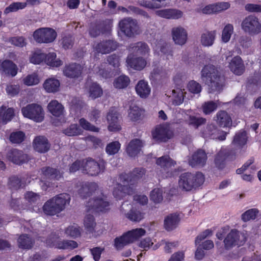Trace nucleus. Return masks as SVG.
<instances>
[{
  "label": "nucleus",
  "mask_w": 261,
  "mask_h": 261,
  "mask_svg": "<svg viewBox=\"0 0 261 261\" xmlns=\"http://www.w3.org/2000/svg\"><path fill=\"white\" fill-rule=\"evenodd\" d=\"M121 31L127 37H133L141 33V29L136 19L125 17L119 22Z\"/></svg>",
  "instance_id": "20e7f679"
},
{
  "label": "nucleus",
  "mask_w": 261,
  "mask_h": 261,
  "mask_svg": "<svg viewBox=\"0 0 261 261\" xmlns=\"http://www.w3.org/2000/svg\"><path fill=\"white\" fill-rule=\"evenodd\" d=\"M187 124L195 128H198L199 126L206 123V119L202 117H197L194 115H189L186 120Z\"/></svg>",
  "instance_id": "37998d69"
},
{
  "label": "nucleus",
  "mask_w": 261,
  "mask_h": 261,
  "mask_svg": "<svg viewBox=\"0 0 261 261\" xmlns=\"http://www.w3.org/2000/svg\"><path fill=\"white\" fill-rule=\"evenodd\" d=\"M89 97L94 99L100 97L103 94V90L99 84L92 83L88 85Z\"/></svg>",
  "instance_id": "c9c22d12"
},
{
  "label": "nucleus",
  "mask_w": 261,
  "mask_h": 261,
  "mask_svg": "<svg viewBox=\"0 0 261 261\" xmlns=\"http://www.w3.org/2000/svg\"><path fill=\"white\" fill-rule=\"evenodd\" d=\"M159 16L168 19H178L182 17V12L174 9H165L157 11Z\"/></svg>",
  "instance_id": "2f4dec72"
},
{
  "label": "nucleus",
  "mask_w": 261,
  "mask_h": 261,
  "mask_svg": "<svg viewBox=\"0 0 261 261\" xmlns=\"http://www.w3.org/2000/svg\"><path fill=\"white\" fill-rule=\"evenodd\" d=\"M65 234L69 237L76 238L81 235V229L77 225L74 224L66 228L65 230Z\"/></svg>",
  "instance_id": "603ef678"
},
{
  "label": "nucleus",
  "mask_w": 261,
  "mask_h": 261,
  "mask_svg": "<svg viewBox=\"0 0 261 261\" xmlns=\"http://www.w3.org/2000/svg\"><path fill=\"white\" fill-rule=\"evenodd\" d=\"M81 129L77 124H71L64 130V133L68 136H74L81 134Z\"/></svg>",
  "instance_id": "052dcab7"
},
{
  "label": "nucleus",
  "mask_w": 261,
  "mask_h": 261,
  "mask_svg": "<svg viewBox=\"0 0 261 261\" xmlns=\"http://www.w3.org/2000/svg\"><path fill=\"white\" fill-rule=\"evenodd\" d=\"M45 62L52 67H59L62 64L61 60L56 59V54L55 53H50L46 55Z\"/></svg>",
  "instance_id": "09e8293b"
},
{
  "label": "nucleus",
  "mask_w": 261,
  "mask_h": 261,
  "mask_svg": "<svg viewBox=\"0 0 261 261\" xmlns=\"http://www.w3.org/2000/svg\"><path fill=\"white\" fill-rule=\"evenodd\" d=\"M23 83L29 86L38 84L39 83V79L37 74L34 73L27 75L23 79Z\"/></svg>",
  "instance_id": "680f3d73"
},
{
  "label": "nucleus",
  "mask_w": 261,
  "mask_h": 261,
  "mask_svg": "<svg viewBox=\"0 0 261 261\" xmlns=\"http://www.w3.org/2000/svg\"><path fill=\"white\" fill-rule=\"evenodd\" d=\"M130 51L138 55H145L149 51V48L147 44L142 42L132 44L129 46Z\"/></svg>",
  "instance_id": "72a5a7b5"
},
{
  "label": "nucleus",
  "mask_w": 261,
  "mask_h": 261,
  "mask_svg": "<svg viewBox=\"0 0 261 261\" xmlns=\"http://www.w3.org/2000/svg\"><path fill=\"white\" fill-rule=\"evenodd\" d=\"M216 31H207L201 35V42L204 46H211L214 42Z\"/></svg>",
  "instance_id": "4c0bfd02"
},
{
  "label": "nucleus",
  "mask_w": 261,
  "mask_h": 261,
  "mask_svg": "<svg viewBox=\"0 0 261 261\" xmlns=\"http://www.w3.org/2000/svg\"><path fill=\"white\" fill-rule=\"evenodd\" d=\"M233 33V27L232 24L228 23L226 24L223 31L222 33V40L223 42L226 43L228 42L230 39V37Z\"/></svg>",
  "instance_id": "3c124183"
},
{
  "label": "nucleus",
  "mask_w": 261,
  "mask_h": 261,
  "mask_svg": "<svg viewBox=\"0 0 261 261\" xmlns=\"http://www.w3.org/2000/svg\"><path fill=\"white\" fill-rule=\"evenodd\" d=\"M229 67L233 73L238 75L242 74L245 69L243 61L239 56H236L232 59Z\"/></svg>",
  "instance_id": "4be33fe9"
},
{
  "label": "nucleus",
  "mask_w": 261,
  "mask_h": 261,
  "mask_svg": "<svg viewBox=\"0 0 261 261\" xmlns=\"http://www.w3.org/2000/svg\"><path fill=\"white\" fill-rule=\"evenodd\" d=\"M214 119L220 126L228 127L232 124L231 118L225 111H219L214 117Z\"/></svg>",
  "instance_id": "aec40b11"
},
{
  "label": "nucleus",
  "mask_w": 261,
  "mask_h": 261,
  "mask_svg": "<svg viewBox=\"0 0 261 261\" xmlns=\"http://www.w3.org/2000/svg\"><path fill=\"white\" fill-rule=\"evenodd\" d=\"M184 89L177 88L172 91L173 93V103L175 105H179L184 101L185 94Z\"/></svg>",
  "instance_id": "8fccbe9b"
},
{
  "label": "nucleus",
  "mask_w": 261,
  "mask_h": 261,
  "mask_svg": "<svg viewBox=\"0 0 261 261\" xmlns=\"http://www.w3.org/2000/svg\"><path fill=\"white\" fill-rule=\"evenodd\" d=\"M101 111L96 109L92 108L88 113V118L92 122L97 123V122L101 117Z\"/></svg>",
  "instance_id": "0e129e2a"
},
{
  "label": "nucleus",
  "mask_w": 261,
  "mask_h": 261,
  "mask_svg": "<svg viewBox=\"0 0 261 261\" xmlns=\"http://www.w3.org/2000/svg\"><path fill=\"white\" fill-rule=\"evenodd\" d=\"M1 69L5 74L14 76L16 75V66L12 61L5 60L1 64Z\"/></svg>",
  "instance_id": "e433bc0d"
},
{
  "label": "nucleus",
  "mask_w": 261,
  "mask_h": 261,
  "mask_svg": "<svg viewBox=\"0 0 261 261\" xmlns=\"http://www.w3.org/2000/svg\"><path fill=\"white\" fill-rule=\"evenodd\" d=\"M144 111L136 105L130 106L128 112V117L133 121L136 122L141 120L144 115Z\"/></svg>",
  "instance_id": "c756f323"
},
{
  "label": "nucleus",
  "mask_w": 261,
  "mask_h": 261,
  "mask_svg": "<svg viewBox=\"0 0 261 261\" xmlns=\"http://www.w3.org/2000/svg\"><path fill=\"white\" fill-rule=\"evenodd\" d=\"M109 123L108 129L110 132H117L121 129L118 120V113L116 109L112 108L110 109L107 116Z\"/></svg>",
  "instance_id": "dca6fc26"
},
{
  "label": "nucleus",
  "mask_w": 261,
  "mask_h": 261,
  "mask_svg": "<svg viewBox=\"0 0 261 261\" xmlns=\"http://www.w3.org/2000/svg\"><path fill=\"white\" fill-rule=\"evenodd\" d=\"M201 77L208 85L210 92H220L222 90L225 78L215 66H205L201 71Z\"/></svg>",
  "instance_id": "f257e3e1"
},
{
  "label": "nucleus",
  "mask_w": 261,
  "mask_h": 261,
  "mask_svg": "<svg viewBox=\"0 0 261 261\" xmlns=\"http://www.w3.org/2000/svg\"><path fill=\"white\" fill-rule=\"evenodd\" d=\"M153 139L160 142H166L173 136V133L167 124L157 126L152 132Z\"/></svg>",
  "instance_id": "9d476101"
},
{
  "label": "nucleus",
  "mask_w": 261,
  "mask_h": 261,
  "mask_svg": "<svg viewBox=\"0 0 261 261\" xmlns=\"http://www.w3.org/2000/svg\"><path fill=\"white\" fill-rule=\"evenodd\" d=\"M57 36L55 30L50 28H42L36 30L33 34L35 40L40 43L53 42Z\"/></svg>",
  "instance_id": "6e6552de"
},
{
  "label": "nucleus",
  "mask_w": 261,
  "mask_h": 261,
  "mask_svg": "<svg viewBox=\"0 0 261 261\" xmlns=\"http://www.w3.org/2000/svg\"><path fill=\"white\" fill-rule=\"evenodd\" d=\"M79 124L80 126L85 130L93 132H99V128L92 124L90 122H89L88 120L84 118L80 119Z\"/></svg>",
  "instance_id": "5fc2aeb1"
},
{
  "label": "nucleus",
  "mask_w": 261,
  "mask_h": 261,
  "mask_svg": "<svg viewBox=\"0 0 261 261\" xmlns=\"http://www.w3.org/2000/svg\"><path fill=\"white\" fill-rule=\"evenodd\" d=\"M60 85L59 81L53 77L45 80L43 84V87L47 92L55 93L59 90Z\"/></svg>",
  "instance_id": "473e14b6"
},
{
  "label": "nucleus",
  "mask_w": 261,
  "mask_h": 261,
  "mask_svg": "<svg viewBox=\"0 0 261 261\" xmlns=\"http://www.w3.org/2000/svg\"><path fill=\"white\" fill-rule=\"evenodd\" d=\"M146 170L142 167L135 168L129 174H126L128 176V184L133 185L141 179H142L145 175Z\"/></svg>",
  "instance_id": "393cba45"
},
{
  "label": "nucleus",
  "mask_w": 261,
  "mask_h": 261,
  "mask_svg": "<svg viewBox=\"0 0 261 261\" xmlns=\"http://www.w3.org/2000/svg\"><path fill=\"white\" fill-rule=\"evenodd\" d=\"M70 201V196L68 194H60L44 203L43 212L46 215L54 216L63 211Z\"/></svg>",
  "instance_id": "f03ea898"
},
{
  "label": "nucleus",
  "mask_w": 261,
  "mask_h": 261,
  "mask_svg": "<svg viewBox=\"0 0 261 261\" xmlns=\"http://www.w3.org/2000/svg\"><path fill=\"white\" fill-rule=\"evenodd\" d=\"M25 199L30 203H35L40 199V195L32 191H28L24 194Z\"/></svg>",
  "instance_id": "338daca9"
},
{
  "label": "nucleus",
  "mask_w": 261,
  "mask_h": 261,
  "mask_svg": "<svg viewBox=\"0 0 261 261\" xmlns=\"http://www.w3.org/2000/svg\"><path fill=\"white\" fill-rule=\"evenodd\" d=\"M42 178L44 179L59 180L62 176V174L56 169L49 167L41 168Z\"/></svg>",
  "instance_id": "c85d7f7f"
},
{
  "label": "nucleus",
  "mask_w": 261,
  "mask_h": 261,
  "mask_svg": "<svg viewBox=\"0 0 261 261\" xmlns=\"http://www.w3.org/2000/svg\"><path fill=\"white\" fill-rule=\"evenodd\" d=\"M24 117L31 119L36 122H42L44 118V112L42 107L38 104L27 105L21 109Z\"/></svg>",
  "instance_id": "423d86ee"
},
{
  "label": "nucleus",
  "mask_w": 261,
  "mask_h": 261,
  "mask_svg": "<svg viewBox=\"0 0 261 261\" xmlns=\"http://www.w3.org/2000/svg\"><path fill=\"white\" fill-rule=\"evenodd\" d=\"M128 176L126 173L121 174L118 178L119 183L114 187L113 194L117 199H121L126 195L132 194L133 190L128 184Z\"/></svg>",
  "instance_id": "39448f33"
},
{
  "label": "nucleus",
  "mask_w": 261,
  "mask_h": 261,
  "mask_svg": "<svg viewBox=\"0 0 261 261\" xmlns=\"http://www.w3.org/2000/svg\"><path fill=\"white\" fill-rule=\"evenodd\" d=\"M146 231L143 228H136L128 231L114 240V246L117 250H121L125 246L134 242L145 235Z\"/></svg>",
  "instance_id": "7ed1b4c3"
},
{
  "label": "nucleus",
  "mask_w": 261,
  "mask_h": 261,
  "mask_svg": "<svg viewBox=\"0 0 261 261\" xmlns=\"http://www.w3.org/2000/svg\"><path fill=\"white\" fill-rule=\"evenodd\" d=\"M144 145V142L140 139H134L127 145L126 151L130 157H135L141 151Z\"/></svg>",
  "instance_id": "6ab92c4d"
},
{
  "label": "nucleus",
  "mask_w": 261,
  "mask_h": 261,
  "mask_svg": "<svg viewBox=\"0 0 261 261\" xmlns=\"http://www.w3.org/2000/svg\"><path fill=\"white\" fill-rule=\"evenodd\" d=\"M117 47L118 45L116 42L112 40H106L95 44L93 49L97 53L107 54L116 50Z\"/></svg>",
  "instance_id": "4468645a"
},
{
  "label": "nucleus",
  "mask_w": 261,
  "mask_h": 261,
  "mask_svg": "<svg viewBox=\"0 0 261 261\" xmlns=\"http://www.w3.org/2000/svg\"><path fill=\"white\" fill-rule=\"evenodd\" d=\"M202 136L205 138H211L223 141L226 139L227 133L219 130L217 127L213 124H208L202 132Z\"/></svg>",
  "instance_id": "9b49d317"
},
{
  "label": "nucleus",
  "mask_w": 261,
  "mask_h": 261,
  "mask_svg": "<svg viewBox=\"0 0 261 261\" xmlns=\"http://www.w3.org/2000/svg\"><path fill=\"white\" fill-rule=\"evenodd\" d=\"M46 243L50 247H55L59 249H63L65 246V240H61L55 234H52L46 241Z\"/></svg>",
  "instance_id": "a19ab883"
},
{
  "label": "nucleus",
  "mask_w": 261,
  "mask_h": 261,
  "mask_svg": "<svg viewBox=\"0 0 261 261\" xmlns=\"http://www.w3.org/2000/svg\"><path fill=\"white\" fill-rule=\"evenodd\" d=\"M89 32V35L92 37H96L100 34L101 33V29L98 22L91 24Z\"/></svg>",
  "instance_id": "774afa93"
},
{
  "label": "nucleus",
  "mask_w": 261,
  "mask_h": 261,
  "mask_svg": "<svg viewBox=\"0 0 261 261\" xmlns=\"http://www.w3.org/2000/svg\"><path fill=\"white\" fill-rule=\"evenodd\" d=\"M156 164L163 170L168 173L169 169L172 167L174 166L176 163L169 155H164L157 158Z\"/></svg>",
  "instance_id": "cd10ccee"
},
{
  "label": "nucleus",
  "mask_w": 261,
  "mask_h": 261,
  "mask_svg": "<svg viewBox=\"0 0 261 261\" xmlns=\"http://www.w3.org/2000/svg\"><path fill=\"white\" fill-rule=\"evenodd\" d=\"M219 105V101H207L202 103L201 109L204 114L210 115L217 110Z\"/></svg>",
  "instance_id": "79ce46f5"
},
{
  "label": "nucleus",
  "mask_w": 261,
  "mask_h": 261,
  "mask_svg": "<svg viewBox=\"0 0 261 261\" xmlns=\"http://www.w3.org/2000/svg\"><path fill=\"white\" fill-rule=\"evenodd\" d=\"M247 139V133L242 130L236 134L232 143L237 146L242 147L246 144Z\"/></svg>",
  "instance_id": "a18cd8bd"
},
{
  "label": "nucleus",
  "mask_w": 261,
  "mask_h": 261,
  "mask_svg": "<svg viewBox=\"0 0 261 261\" xmlns=\"http://www.w3.org/2000/svg\"><path fill=\"white\" fill-rule=\"evenodd\" d=\"M34 149L40 153H45L50 148V144L47 139L43 136L36 137L33 142Z\"/></svg>",
  "instance_id": "a211bd4d"
},
{
  "label": "nucleus",
  "mask_w": 261,
  "mask_h": 261,
  "mask_svg": "<svg viewBox=\"0 0 261 261\" xmlns=\"http://www.w3.org/2000/svg\"><path fill=\"white\" fill-rule=\"evenodd\" d=\"M130 80L128 76L125 75H121L114 80L113 82L114 86L117 89H124L126 88L129 85Z\"/></svg>",
  "instance_id": "de8ad7c7"
},
{
  "label": "nucleus",
  "mask_w": 261,
  "mask_h": 261,
  "mask_svg": "<svg viewBox=\"0 0 261 261\" xmlns=\"http://www.w3.org/2000/svg\"><path fill=\"white\" fill-rule=\"evenodd\" d=\"M14 115V111L12 108L6 109V107L2 106L0 108V121L3 124H6L10 121Z\"/></svg>",
  "instance_id": "f704fd0d"
},
{
  "label": "nucleus",
  "mask_w": 261,
  "mask_h": 261,
  "mask_svg": "<svg viewBox=\"0 0 261 261\" xmlns=\"http://www.w3.org/2000/svg\"><path fill=\"white\" fill-rule=\"evenodd\" d=\"M179 221L178 216L176 214H171L167 216L164 220V225L166 229L172 230L175 228Z\"/></svg>",
  "instance_id": "ea45409f"
},
{
  "label": "nucleus",
  "mask_w": 261,
  "mask_h": 261,
  "mask_svg": "<svg viewBox=\"0 0 261 261\" xmlns=\"http://www.w3.org/2000/svg\"><path fill=\"white\" fill-rule=\"evenodd\" d=\"M150 197L151 200L154 203L161 202L163 199V190L160 188L153 189L150 193Z\"/></svg>",
  "instance_id": "6e6d98bb"
},
{
  "label": "nucleus",
  "mask_w": 261,
  "mask_h": 261,
  "mask_svg": "<svg viewBox=\"0 0 261 261\" xmlns=\"http://www.w3.org/2000/svg\"><path fill=\"white\" fill-rule=\"evenodd\" d=\"M135 89L137 94L142 98H147L151 91L148 83L144 80L139 81L136 86Z\"/></svg>",
  "instance_id": "a878e982"
},
{
  "label": "nucleus",
  "mask_w": 261,
  "mask_h": 261,
  "mask_svg": "<svg viewBox=\"0 0 261 261\" xmlns=\"http://www.w3.org/2000/svg\"><path fill=\"white\" fill-rule=\"evenodd\" d=\"M83 68L77 64H71L66 66L64 69V74L70 78L79 77L82 74Z\"/></svg>",
  "instance_id": "5701e85b"
},
{
  "label": "nucleus",
  "mask_w": 261,
  "mask_h": 261,
  "mask_svg": "<svg viewBox=\"0 0 261 261\" xmlns=\"http://www.w3.org/2000/svg\"><path fill=\"white\" fill-rule=\"evenodd\" d=\"M246 241V237L244 233L232 229L224 239V243L225 248L229 249L235 246H242Z\"/></svg>",
  "instance_id": "1a4fd4ad"
},
{
  "label": "nucleus",
  "mask_w": 261,
  "mask_h": 261,
  "mask_svg": "<svg viewBox=\"0 0 261 261\" xmlns=\"http://www.w3.org/2000/svg\"><path fill=\"white\" fill-rule=\"evenodd\" d=\"M179 188L186 191H190L194 189L193 185L191 179L190 172L181 174L178 181Z\"/></svg>",
  "instance_id": "bb28decb"
},
{
  "label": "nucleus",
  "mask_w": 261,
  "mask_h": 261,
  "mask_svg": "<svg viewBox=\"0 0 261 261\" xmlns=\"http://www.w3.org/2000/svg\"><path fill=\"white\" fill-rule=\"evenodd\" d=\"M207 159L205 151L201 149L197 150L194 152L189 159V163L193 167H203Z\"/></svg>",
  "instance_id": "2eb2a0df"
},
{
  "label": "nucleus",
  "mask_w": 261,
  "mask_h": 261,
  "mask_svg": "<svg viewBox=\"0 0 261 261\" xmlns=\"http://www.w3.org/2000/svg\"><path fill=\"white\" fill-rule=\"evenodd\" d=\"M120 144L118 141L112 142L107 145L106 151L109 155L115 154L120 148Z\"/></svg>",
  "instance_id": "13d9d810"
},
{
  "label": "nucleus",
  "mask_w": 261,
  "mask_h": 261,
  "mask_svg": "<svg viewBox=\"0 0 261 261\" xmlns=\"http://www.w3.org/2000/svg\"><path fill=\"white\" fill-rule=\"evenodd\" d=\"M110 203L107 200L106 197L95 199H90L87 203L86 206L88 211H95L96 212H104L109 209Z\"/></svg>",
  "instance_id": "ddd939ff"
},
{
  "label": "nucleus",
  "mask_w": 261,
  "mask_h": 261,
  "mask_svg": "<svg viewBox=\"0 0 261 261\" xmlns=\"http://www.w3.org/2000/svg\"><path fill=\"white\" fill-rule=\"evenodd\" d=\"M190 176L193 185L194 189H196L201 186L205 180L204 175L201 172H190Z\"/></svg>",
  "instance_id": "c03bdc74"
},
{
  "label": "nucleus",
  "mask_w": 261,
  "mask_h": 261,
  "mask_svg": "<svg viewBox=\"0 0 261 261\" xmlns=\"http://www.w3.org/2000/svg\"><path fill=\"white\" fill-rule=\"evenodd\" d=\"M241 27L245 33L250 35H257L261 32V23L254 15L246 17L242 22Z\"/></svg>",
  "instance_id": "0eeeda50"
},
{
  "label": "nucleus",
  "mask_w": 261,
  "mask_h": 261,
  "mask_svg": "<svg viewBox=\"0 0 261 261\" xmlns=\"http://www.w3.org/2000/svg\"><path fill=\"white\" fill-rule=\"evenodd\" d=\"M48 111L54 116L59 117L63 114L64 107L57 100H52L47 105Z\"/></svg>",
  "instance_id": "7c9ffc66"
},
{
  "label": "nucleus",
  "mask_w": 261,
  "mask_h": 261,
  "mask_svg": "<svg viewBox=\"0 0 261 261\" xmlns=\"http://www.w3.org/2000/svg\"><path fill=\"white\" fill-rule=\"evenodd\" d=\"M258 212V210L256 208L250 209L242 214L241 216L242 220L244 222H247L251 220H254L256 218Z\"/></svg>",
  "instance_id": "864d4df0"
},
{
  "label": "nucleus",
  "mask_w": 261,
  "mask_h": 261,
  "mask_svg": "<svg viewBox=\"0 0 261 261\" xmlns=\"http://www.w3.org/2000/svg\"><path fill=\"white\" fill-rule=\"evenodd\" d=\"M83 164L82 172L90 176H97L102 170L100 164L90 158L83 160Z\"/></svg>",
  "instance_id": "f8f14e48"
},
{
  "label": "nucleus",
  "mask_w": 261,
  "mask_h": 261,
  "mask_svg": "<svg viewBox=\"0 0 261 261\" xmlns=\"http://www.w3.org/2000/svg\"><path fill=\"white\" fill-rule=\"evenodd\" d=\"M122 10L123 12H126L127 13L128 12H132L135 14L140 15L146 17H148V14L146 12L133 6H130L128 8H122Z\"/></svg>",
  "instance_id": "e2e57ef3"
},
{
  "label": "nucleus",
  "mask_w": 261,
  "mask_h": 261,
  "mask_svg": "<svg viewBox=\"0 0 261 261\" xmlns=\"http://www.w3.org/2000/svg\"><path fill=\"white\" fill-rule=\"evenodd\" d=\"M126 62L129 67L138 70H142L146 65V61L144 59L141 57L133 58L132 55L127 57Z\"/></svg>",
  "instance_id": "b1692460"
},
{
  "label": "nucleus",
  "mask_w": 261,
  "mask_h": 261,
  "mask_svg": "<svg viewBox=\"0 0 261 261\" xmlns=\"http://www.w3.org/2000/svg\"><path fill=\"white\" fill-rule=\"evenodd\" d=\"M96 225V223L93 215L88 214L85 216L84 220V225L87 232L92 233L94 231Z\"/></svg>",
  "instance_id": "49530a36"
},
{
  "label": "nucleus",
  "mask_w": 261,
  "mask_h": 261,
  "mask_svg": "<svg viewBox=\"0 0 261 261\" xmlns=\"http://www.w3.org/2000/svg\"><path fill=\"white\" fill-rule=\"evenodd\" d=\"M172 38L174 42L178 45H184L187 40V33L182 27L174 28L172 30Z\"/></svg>",
  "instance_id": "412c9836"
},
{
  "label": "nucleus",
  "mask_w": 261,
  "mask_h": 261,
  "mask_svg": "<svg viewBox=\"0 0 261 261\" xmlns=\"http://www.w3.org/2000/svg\"><path fill=\"white\" fill-rule=\"evenodd\" d=\"M46 54L44 53H35L30 58V62L35 64H39L43 61H45Z\"/></svg>",
  "instance_id": "69168bd1"
},
{
  "label": "nucleus",
  "mask_w": 261,
  "mask_h": 261,
  "mask_svg": "<svg viewBox=\"0 0 261 261\" xmlns=\"http://www.w3.org/2000/svg\"><path fill=\"white\" fill-rule=\"evenodd\" d=\"M98 189L97 183L94 182H82L78 190V194L83 199H86L91 196Z\"/></svg>",
  "instance_id": "f3484780"
},
{
  "label": "nucleus",
  "mask_w": 261,
  "mask_h": 261,
  "mask_svg": "<svg viewBox=\"0 0 261 261\" xmlns=\"http://www.w3.org/2000/svg\"><path fill=\"white\" fill-rule=\"evenodd\" d=\"M126 217L130 221L139 222L143 218V214L139 211L131 210L126 214Z\"/></svg>",
  "instance_id": "bf43d9fd"
},
{
  "label": "nucleus",
  "mask_w": 261,
  "mask_h": 261,
  "mask_svg": "<svg viewBox=\"0 0 261 261\" xmlns=\"http://www.w3.org/2000/svg\"><path fill=\"white\" fill-rule=\"evenodd\" d=\"M187 88L190 92L194 94H199L202 90L201 85L195 81L189 82Z\"/></svg>",
  "instance_id": "4d7b16f0"
},
{
  "label": "nucleus",
  "mask_w": 261,
  "mask_h": 261,
  "mask_svg": "<svg viewBox=\"0 0 261 261\" xmlns=\"http://www.w3.org/2000/svg\"><path fill=\"white\" fill-rule=\"evenodd\" d=\"M34 242V240L26 234L21 235L18 239L19 247L25 249H31L33 247Z\"/></svg>",
  "instance_id": "58836bf2"
}]
</instances>
